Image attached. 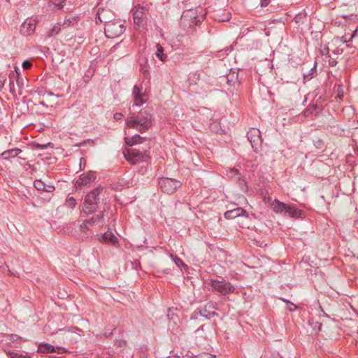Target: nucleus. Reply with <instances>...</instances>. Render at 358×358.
Returning <instances> with one entry per match:
<instances>
[{
    "label": "nucleus",
    "instance_id": "obj_1",
    "mask_svg": "<svg viewBox=\"0 0 358 358\" xmlns=\"http://www.w3.org/2000/svg\"><path fill=\"white\" fill-rule=\"evenodd\" d=\"M152 115L147 110H141L136 117H130L127 119L126 124L129 128H134L143 133L146 131L152 125Z\"/></svg>",
    "mask_w": 358,
    "mask_h": 358
},
{
    "label": "nucleus",
    "instance_id": "obj_2",
    "mask_svg": "<svg viewBox=\"0 0 358 358\" xmlns=\"http://www.w3.org/2000/svg\"><path fill=\"white\" fill-rule=\"evenodd\" d=\"M103 189V187H97L85 196L83 204V208L85 213L92 214L97 210L98 205L100 203L99 194L101 193Z\"/></svg>",
    "mask_w": 358,
    "mask_h": 358
},
{
    "label": "nucleus",
    "instance_id": "obj_3",
    "mask_svg": "<svg viewBox=\"0 0 358 358\" xmlns=\"http://www.w3.org/2000/svg\"><path fill=\"white\" fill-rule=\"evenodd\" d=\"M147 9L140 5L134 6L131 10L134 24L136 29H144L147 24Z\"/></svg>",
    "mask_w": 358,
    "mask_h": 358
},
{
    "label": "nucleus",
    "instance_id": "obj_4",
    "mask_svg": "<svg viewBox=\"0 0 358 358\" xmlns=\"http://www.w3.org/2000/svg\"><path fill=\"white\" fill-rule=\"evenodd\" d=\"M125 31L124 23L120 20H114L104 27L105 35L107 38H114L122 35Z\"/></svg>",
    "mask_w": 358,
    "mask_h": 358
},
{
    "label": "nucleus",
    "instance_id": "obj_5",
    "mask_svg": "<svg viewBox=\"0 0 358 358\" xmlns=\"http://www.w3.org/2000/svg\"><path fill=\"white\" fill-rule=\"evenodd\" d=\"M125 159L132 163L137 164L141 162H146L150 159V156L146 150L142 151L140 149L129 148L124 152Z\"/></svg>",
    "mask_w": 358,
    "mask_h": 358
},
{
    "label": "nucleus",
    "instance_id": "obj_6",
    "mask_svg": "<svg viewBox=\"0 0 358 358\" xmlns=\"http://www.w3.org/2000/svg\"><path fill=\"white\" fill-rule=\"evenodd\" d=\"M181 185L180 181L169 178H162L158 181L159 188L168 194H173Z\"/></svg>",
    "mask_w": 358,
    "mask_h": 358
},
{
    "label": "nucleus",
    "instance_id": "obj_7",
    "mask_svg": "<svg viewBox=\"0 0 358 358\" xmlns=\"http://www.w3.org/2000/svg\"><path fill=\"white\" fill-rule=\"evenodd\" d=\"M210 286L213 289L222 295L233 293L235 291L234 287L228 281L211 280Z\"/></svg>",
    "mask_w": 358,
    "mask_h": 358
},
{
    "label": "nucleus",
    "instance_id": "obj_8",
    "mask_svg": "<svg viewBox=\"0 0 358 358\" xmlns=\"http://www.w3.org/2000/svg\"><path fill=\"white\" fill-rule=\"evenodd\" d=\"M248 140L255 152H258L262 143L261 132L258 129L251 128L247 132Z\"/></svg>",
    "mask_w": 358,
    "mask_h": 358
},
{
    "label": "nucleus",
    "instance_id": "obj_9",
    "mask_svg": "<svg viewBox=\"0 0 358 358\" xmlns=\"http://www.w3.org/2000/svg\"><path fill=\"white\" fill-rule=\"evenodd\" d=\"M113 17L114 13L110 9L99 8L96 13V22L97 23L99 21L104 23L106 25L114 20Z\"/></svg>",
    "mask_w": 358,
    "mask_h": 358
},
{
    "label": "nucleus",
    "instance_id": "obj_10",
    "mask_svg": "<svg viewBox=\"0 0 358 358\" xmlns=\"http://www.w3.org/2000/svg\"><path fill=\"white\" fill-rule=\"evenodd\" d=\"M96 179L95 173L89 171L87 173H83L76 181L75 187L76 189H81L84 186L93 182Z\"/></svg>",
    "mask_w": 358,
    "mask_h": 358
},
{
    "label": "nucleus",
    "instance_id": "obj_11",
    "mask_svg": "<svg viewBox=\"0 0 358 358\" xmlns=\"http://www.w3.org/2000/svg\"><path fill=\"white\" fill-rule=\"evenodd\" d=\"M132 94L134 99V103L136 106H141L147 101L145 94L141 92V88L137 85L134 87Z\"/></svg>",
    "mask_w": 358,
    "mask_h": 358
},
{
    "label": "nucleus",
    "instance_id": "obj_12",
    "mask_svg": "<svg viewBox=\"0 0 358 358\" xmlns=\"http://www.w3.org/2000/svg\"><path fill=\"white\" fill-rule=\"evenodd\" d=\"M36 29L34 20H26L21 25L20 33L24 36H29L33 34Z\"/></svg>",
    "mask_w": 358,
    "mask_h": 358
},
{
    "label": "nucleus",
    "instance_id": "obj_13",
    "mask_svg": "<svg viewBox=\"0 0 358 358\" xmlns=\"http://www.w3.org/2000/svg\"><path fill=\"white\" fill-rule=\"evenodd\" d=\"M285 215V216L287 215L292 218H295V219L304 218L305 217V212L302 210L296 208L294 206L287 205Z\"/></svg>",
    "mask_w": 358,
    "mask_h": 358
},
{
    "label": "nucleus",
    "instance_id": "obj_14",
    "mask_svg": "<svg viewBox=\"0 0 358 358\" xmlns=\"http://www.w3.org/2000/svg\"><path fill=\"white\" fill-rule=\"evenodd\" d=\"M99 241L107 244H111L115 247L118 245L119 242L118 238L110 231H106L102 234L99 238Z\"/></svg>",
    "mask_w": 358,
    "mask_h": 358
},
{
    "label": "nucleus",
    "instance_id": "obj_15",
    "mask_svg": "<svg viewBox=\"0 0 358 358\" xmlns=\"http://www.w3.org/2000/svg\"><path fill=\"white\" fill-rule=\"evenodd\" d=\"M209 308H215V306L213 302H209L207 305L204 306L203 308L200 310L199 315L205 317L206 319L210 320V318L217 316L218 314L215 312H210Z\"/></svg>",
    "mask_w": 358,
    "mask_h": 358
},
{
    "label": "nucleus",
    "instance_id": "obj_16",
    "mask_svg": "<svg viewBox=\"0 0 358 358\" xmlns=\"http://www.w3.org/2000/svg\"><path fill=\"white\" fill-rule=\"evenodd\" d=\"M246 213L245 210L242 208H236L233 210H227L224 213V217L226 219H234L239 216L244 215Z\"/></svg>",
    "mask_w": 358,
    "mask_h": 358
},
{
    "label": "nucleus",
    "instance_id": "obj_17",
    "mask_svg": "<svg viewBox=\"0 0 358 358\" xmlns=\"http://www.w3.org/2000/svg\"><path fill=\"white\" fill-rule=\"evenodd\" d=\"M287 204L281 202L278 199H275L271 203L272 209L275 213L283 214L284 215L287 209Z\"/></svg>",
    "mask_w": 358,
    "mask_h": 358
},
{
    "label": "nucleus",
    "instance_id": "obj_18",
    "mask_svg": "<svg viewBox=\"0 0 358 358\" xmlns=\"http://www.w3.org/2000/svg\"><path fill=\"white\" fill-rule=\"evenodd\" d=\"M320 111L321 108L317 103H312L306 108L303 111V115L306 117L317 116Z\"/></svg>",
    "mask_w": 358,
    "mask_h": 358
},
{
    "label": "nucleus",
    "instance_id": "obj_19",
    "mask_svg": "<svg viewBox=\"0 0 358 358\" xmlns=\"http://www.w3.org/2000/svg\"><path fill=\"white\" fill-rule=\"evenodd\" d=\"M21 152H22V150L20 149L13 148V149H10V150L3 152L1 154V156L3 159L8 160L10 158H13V157L17 156Z\"/></svg>",
    "mask_w": 358,
    "mask_h": 358
},
{
    "label": "nucleus",
    "instance_id": "obj_20",
    "mask_svg": "<svg viewBox=\"0 0 358 358\" xmlns=\"http://www.w3.org/2000/svg\"><path fill=\"white\" fill-rule=\"evenodd\" d=\"M104 212L105 210H103L96 215L93 216L92 218L85 220L84 222V224H89L90 226H93L94 224L100 222L104 215Z\"/></svg>",
    "mask_w": 358,
    "mask_h": 358
},
{
    "label": "nucleus",
    "instance_id": "obj_21",
    "mask_svg": "<svg viewBox=\"0 0 358 358\" xmlns=\"http://www.w3.org/2000/svg\"><path fill=\"white\" fill-rule=\"evenodd\" d=\"M38 351L42 353H52L56 352V349L52 345L49 343H43L39 345Z\"/></svg>",
    "mask_w": 358,
    "mask_h": 358
},
{
    "label": "nucleus",
    "instance_id": "obj_22",
    "mask_svg": "<svg viewBox=\"0 0 358 358\" xmlns=\"http://www.w3.org/2000/svg\"><path fill=\"white\" fill-rule=\"evenodd\" d=\"M143 142V138L138 134L133 136L131 138H125V143L129 146H133L134 145L141 143Z\"/></svg>",
    "mask_w": 358,
    "mask_h": 358
},
{
    "label": "nucleus",
    "instance_id": "obj_23",
    "mask_svg": "<svg viewBox=\"0 0 358 358\" xmlns=\"http://www.w3.org/2000/svg\"><path fill=\"white\" fill-rule=\"evenodd\" d=\"M238 75L235 72L230 73L227 76L226 79L229 85L236 87V85H239V82L238 80Z\"/></svg>",
    "mask_w": 358,
    "mask_h": 358
},
{
    "label": "nucleus",
    "instance_id": "obj_24",
    "mask_svg": "<svg viewBox=\"0 0 358 358\" xmlns=\"http://www.w3.org/2000/svg\"><path fill=\"white\" fill-rule=\"evenodd\" d=\"M79 21V17L78 16H73V15H71V16H67L65 20H64V22H63V27H69L71 25H74L75 24L78 23V22Z\"/></svg>",
    "mask_w": 358,
    "mask_h": 358
},
{
    "label": "nucleus",
    "instance_id": "obj_25",
    "mask_svg": "<svg viewBox=\"0 0 358 358\" xmlns=\"http://www.w3.org/2000/svg\"><path fill=\"white\" fill-rule=\"evenodd\" d=\"M156 48H157V52H156L157 57L162 62L165 61L167 58V55L164 53V48L159 43H157L156 45Z\"/></svg>",
    "mask_w": 358,
    "mask_h": 358
},
{
    "label": "nucleus",
    "instance_id": "obj_26",
    "mask_svg": "<svg viewBox=\"0 0 358 358\" xmlns=\"http://www.w3.org/2000/svg\"><path fill=\"white\" fill-rule=\"evenodd\" d=\"M61 30V25L60 24H55L52 28L48 32L46 35V38H50L52 37L59 33Z\"/></svg>",
    "mask_w": 358,
    "mask_h": 358
},
{
    "label": "nucleus",
    "instance_id": "obj_27",
    "mask_svg": "<svg viewBox=\"0 0 358 358\" xmlns=\"http://www.w3.org/2000/svg\"><path fill=\"white\" fill-rule=\"evenodd\" d=\"M12 78L16 79V82L18 86H20L23 83L22 79L20 78L19 73L17 70L10 74V80Z\"/></svg>",
    "mask_w": 358,
    "mask_h": 358
},
{
    "label": "nucleus",
    "instance_id": "obj_28",
    "mask_svg": "<svg viewBox=\"0 0 358 358\" xmlns=\"http://www.w3.org/2000/svg\"><path fill=\"white\" fill-rule=\"evenodd\" d=\"M65 204L70 208H74L77 204L76 199L73 196H68L66 199Z\"/></svg>",
    "mask_w": 358,
    "mask_h": 358
},
{
    "label": "nucleus",
    "instance_id": "obj_29",
    "mask_svg": "<svg viewBox=\"0 0 358 358\" xmlns=\"http://www.w3.org/2000/svg\"><path fill=\"white\" fill-rule=\"evenodd\" d=\"M34 186L38 191H43L45 189V183L41 180H36Z\"/></svg>",
    "mask_w": 358,
    "mask_h": 358
},
{
    "label": "nucleus",
    "instance_id": "obj_30",
    "mask_svg": "<svg viewBox=\"0 0 358 358\" xmlns=\"http://www.w3.org/2000/svg\"><path fill=\"white\" fill-rule=\"evenodd\" d=\"M336 99H338L340 101L343 100L344 96V90L342 85H338L336 90Z\"/></svg>",
    "mask_w": 358,
    "mask_h": 358
},
{
    "label": "nucleus",
    "instance_id": "obj_31",
    "mask_svg": "<svg viewBox=\"0 0 358 358\" xmlns=\"http://www.w3.org/2000/svg\"><path fill=\"white\" fill-rule=\"evenodd\" d=\"M8 355L10 358H31L27 355H20L15 352H8Z\"/></svg>",
    "mask_w": 358,
    "mask_h": 358
},
{
    "label": "nucleus",
    "instance_id": "obj_32",
    "mask_svg": "<svg viewBox=\"0 0 358 358\" xmlns=\"http://www.w3.org/2000/svg\"><path fill=\"white\" fill-rule=\"evenodd\" d=\"M173 260L174 261L175 264L180 268L181 267H187V265L183 262V261L178 257L175 256L173 258Z\"/></svg>",
    "mask_w": 358,
    "mask_h": 358
},
{
    "label": "nucleus",
    "instance_id": "obj_33",
    "mask_svg": "<svg viewBox=\"0 0 358 358\" xmlns=\"http://www.w3.org/2000/svg\"><path fill=\"white\" fill-rule=\"evenodd\" d=\"M140 71L143 74V76H144V77L145 78H148V76H149V71H148V67L145 65L141 64V65Z\"/></svg>",
    "mask_w": 358,
    "mask_h": 358
},
{
    "label": "nucleus",
    "instance_id": "obj_34",
    "mask_svg": "<svg viewBox=\"0 0 358 358\" xmlns=\"http://www.w3.org/2000/svg\"><path fill=\"white\" fill-rule=\"evenodd\" d=\"M51 145V143H48L47 144H40V143H36L34 144V148L37 150H44L47 148L48 146Z\"/></svg>",
    "mask_w": 358,
    "mask_h": 358
},
{
    "label": "nucleus",
    "instance_id": "obj_35",
    "mask_svg": "<svg viewBox=\"0 0 358 358\" xmlns=\"http://www.w3.org/2000/svg\"><path fill=\"white\" fill-rule=\"evenodd\" d=\"M22 65L24 69H29L32 66V64L28 60L24 61Z\"/></svg>",
    "mask_w": 358,
    "mask_h": 358
},
{
    "label": "nucleus",
    "instance_id": "obj_36",
    "mask_svg": "<svg viewBox=\"0 0 358 358\" xmlns=\"http://www.w3.org/2000/svg\"><path fill=\"white\" fill-rule=\"evenodd\" d=\"M54 190H55V187L53 185L45 184V189H43V192H52Z\"/></svg>",
    "mask_w": 358,
    "mask_h": 358
},
{
    "label": "nucleus",
    "instance_id": "obj_37",
    "mask_svg": "<svg viewBox=\"0 0 358 358\" xmlns=\"http://www.w3.org/2000/svg\"><path fill=\"white\" fill-rule=\"evenodd\" d=\"M230 176H238V178H239L240 173H238V169H232L229 171Z\"/></svg>",
    "mask_w": 358,
    "mask_h": 358
},
{
    "label": "nucleus",
    "instance_id": "obj_38",
    "mask_svg": "<svg viewBox=\"0 0 358 358\" xmlns=\"http://www.w3.org/2000/svg\"><path fill=\"white\" fill-rule=\"evenodd\" d=\"M8 268L5 261L2 258H0V268H2L3 271H5Z\"/></svg>",
    "mask_w": 358,
    "mask_h": 358
},
{
    "label": "nucleus",
    "instance_id": "obj_39",
    "mask_svg": "<svg viewBox=\"0 0 358 358\" xmlns=\"http://www.w3.org/2000/svg\"><path fill=\"white\" fill-rule=\"evenodd\" d=\"M55 349H56L55 352H57L58 354H62V353L67 352V350L63 347H57V348H55Z\"/></svg>",
    "mask_w": 358,
    "mask_h": 358
},
{
    "label": "nucleus",
    "instance_id": "obj_40",
    "mask_svg": "<svg viewBox=\"0 0 358 358\" xmlns=\"http://www.w3.org/2000/svg\"><path fill=\"white\" fill-rule=\"evenodd\" d=\"M86 165V159L84 157H81L80 159V168L82 169V166L83 167V169L85 167Z\"/></svg>",
    "mask_w": 358,
    "mask_h": 358
},
{
    "label": "nucleus",
    "instance_id": "obj_41",
    "mask_svg": "<svg viewBox=\"0 0 358 358\" xmlns=\"http://www.w3.org/2000/svg\"><path fill=\"white\" fill-rule=\"evenodd\" d=\"M271 2V0H260V4L262 7L267 6Z\"/></svg>",
    "mask_w": 358,
    "mask_h": 358
},
{
    "label": "nucleus",
    "instance_id": "obj_42",
    "mask_svg": "<svg viewBox=\"0 0 358 358\" xmlns=\"http://www.w3.org/2000/svg\"><path fill=\"white\" fill-rule=\"evenodd\" d=\"M64 2H57L55 3V9L60 10L64 7Z\"/></svg>",
    "mask_w": 358,
    "mask_h": 358
},
{
    "label": "nucleus",
    "instance_id": "obj_43",
    "mask_svg": "<svg viewBox=\"0 0 358 358\" xmlns=\"http://www.w3.org/2000/svg\"><path fill=\"white\" fill-rule=\"evenodd\" d=\"M200 312V310H196L194 311V313H192V317L191 318L192 319H197L198 318V315H199V313Z\"/></svg>",
    "mask_w": 358,
    "mask_h": 358
},
{
    "label": "nucleus",
    "instance_id": "obj_44",
    "mask_svg": "<svg viewBox=\"0 0 358 358\" xmlns=\"http://www.w3.org/2000/svg\"><path fill=\"white\" fill-rule=\"evenodd\" d=\"M337 64V61H336L333 58H331L329 60V65L330 66H335Z\"/></svg>",
    "mask_w": 358,
    "mask_h": 358
},
{
    "label": "nucleus",
    "instance_id": "obj_45",
    "mask_svg": "<svg viewBox=\"0 0 358 358\" xmlns=\"http://www.w3.org/2000/svg\"><path fill=\"white\" fill-rule=\"evenodd\" d=\"M194 358H210V355L207 354V353H203V354H201L198 356H195Z\"/></svg>",
    "mask_w": 358,
    "mask_h": 358
},
{
    "label": "nucleus",
    "instance_id": "obj_46",
    "mask_svg": "<svg viewBox=\"0 0 358 358\" xmlns=\"http://www.w3.org/2000/svg\"><path fill=\"white\" fill-rule=\"evenodd\" d=\"M123 117V115L120 113H116L114 114V118L115 120H120Z\"/></svg>",
    "mask_w": 358,
    "mask_h": 358
},
{
    "label": "nucleus",
    "instance_id": "obj_47",
    "mask_svg": "<svg viewBox=\"0 0 358 358\" xmlns=\"http://www.w3.org/2000/svg\"><path fill=\"white\" fill-rule=\"evenodd\" d=\"M6 80V79H4V80L0 79V91H1V90L3 89L4 83Z\"/></svg>",
    "mask_w": 358,
    "mask_h": 358
},
{
    "label": "nucleus",
    "instance_id": "obj_48",
    "mask_svg": "<svg viewBox=\"0 0 358 358\" xmlns=\"http://www.w3.org/2000/svg\"><path fill=\"white\" fill-rule=\"evenodd\" d=\"M10 92H11L13 91L14 92V83L11 80H10Z\"/></svg>",
    "mask_w": 358,
    "mask_h": 358
},
{
    "label": "nucleus",
    "instance_id": "obj_49",
    "mask_svg": "<svg viewBox=\"0 0 358 358\" xmlns=\"http://www.w3.org/2000/svg\"><path fill=\"white\" fill-rule=\"evenodd\" d=\"M322 145H323V142H322V141H320V140H319V141L317 142L316 146H317V148H321L322 147Z\"/></svg>",
    "mask_w": 358,
    "mask_h": 358
},
{
    "label": "nucleus",
    "instance_id": "obj_50",
    "mask_svg": "<svg viewBox=\"0 0 358 358\" xmlns=\"http://www.w3.org/2000/svg\"><path fill=\"white\" fill-rule=\"evenodd\" d=\"M303 78L305 80H309L312 78V76H310L309 74L308 75L303 74Z\"/></svg>",
    "mask_w": 358,
    "mask_h": 358
},
{
    "label": "nucleus",
    "instance_id": "obj_51",
    "mask_svg": "<svg viewBox=\"0 0 358 358\" xmlns=\"http://www.w3.org/2000/svg\"><path fill=\"white\" fill-rule=\"evenodd\" d=\"M105 335H106V337L110 336L112 335V332L111 331L110 332L107 331V332L105 333Z\"/></svg>",
    "mask_w": 358,
    "mask_h": 358
},
{
    "label": "nucleus",
    "instance_id": "obj_52",
    "mask_svg": "<svg viewBox=\"0 0 358 358\" xmlns=\"http://www.w3.org/2000/svg\"><path fill=\"white\" fill-rule=\"evenodd\" d=\"M166 358H180V357H178V356H170V357H168Z\"/></svg>",
    "mask_w": 358,
    "mask_h": 358
},
{
    "label": "nucleus",
    "instance_id": "obj_53",
    "mask_svg": "<svg viewBox=\"0 0 358 358\" xmlns=\"http://www.w3.org/2000/svg\"><path fill=\"white\" fill-rule=\"evenodd\" d=\"M324 50H326L327 54H328V53H329V48H328V47H326V48H324Z\"/></svg>",
    "mask_w": 358,
    "mask_h": 358
},
{
    "label": "nucleus",
    "instance_id": "obj_54",
    "mask_svg": "<svg viewBox=\"0 0 358 358\" xmlns=\"http://www.w3.org/2000/svg\"><path fill=\"white\" fill-rule=\"evenodd\" d=\"M57 2H64L66 0H55Z\"/></svg>",
    "mask_w": 358,
    "mask_h": 358
},
{
    "label": "nucleus",
    "instance_id": "obj_55",
    "mask_svg": "<svg viewBox=\"0 0 358 358\" xmlns=\"http://www.w3.org/2000/svg\"><path fill=\"white\" fill-rule=\"evenodd\" d=\"M292 305L294 306V309L296 308V306L295 305H294L293 303H292Z\"/></svg>",
    "mask_w": 358,
    "mask_h": 358
},
{
    "label": "nucleus",
    "instance_id": "obj_56",
    "mask_svg": "<svg viewBox=\"0 0 358 358\" xmlns=\"http://www.w3.org/2000/svg\"><path fill=\"white\" fill-rule=\"evenodd\" d=\"M260 358H262V357H260Z\"/></svg>",
    "mask_w": 358,
    "mask_h": 358
}]
</instances>
